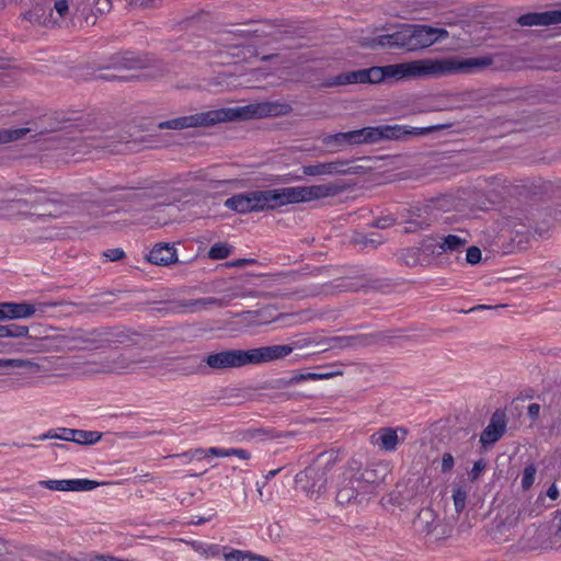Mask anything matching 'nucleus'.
Segmentation results:
<instances>
[{
  "mask_svg": "<svg viewBox=\"0 0 561 561\" xmlns=\"http://www.w3.org/2000/svg\"><path fill=\"white\" fill-rule=\"evenodd\" d=\"M85 147L93 149H102L112 154H123L139 149V144L136 140H111L107 137H87Z\"/></svg>",
  "mask_w": 561,
  "mask_h": 561,
  "instance_id": "nucleus-17",
  "label": "nucleus"
},
{
  "mask_svg": "<svg viewBox=\"0 0 561 561\" xmlns=\"http://www.w3.org/2000/svg\"><path fill=\"white\" fill-rule=\"evenodd\" d=\"M233 247L226 242H218L208 250V257L211 260H224L232 253Z\"/></svg>",
  "mask_w": 561,
  "mask_h": 561,
  "instance_id": "nucleus-45",
  "label": "nucleus"
},
{
  "mask_svg": "<svg viewBox=\"0 0 561 561\" xmlns=\"http://www.w3.org/2000/svg\"><path fill=\"white\" fill-rule=\"evenodd\" d=\"M392 337L393 335L390 332L375 331L370 333L342 335V339L335 342L341 343L343 348H360L382 344Z\"/></svg>",
  "mask_w": 561,
  "mask_h": 561,
  "instance_id": "nucleus-16",
  "label": "nucleus"
},
{
  "mask_svg": "<svg viewBox=\"0 0 561 561\" xmlns=\"http://www.w3.org/2000/svg\"><path fill=\"white\" fill-rule=\"evenodd\" d=\"M548 26L561 23V9L547 11Z\"/></svg>",
  "mask_w": 561,
  "mask_h": 561,
  "instance_id": "nucleus-61",
  "label": "nucleus"
},
{
  "mask_svg": "<svg viewBox=\"0 0 561 561\" xmlns=\"http://www.w3.org/2000/svg\"><path fill=\"white\" fill-rule=\"evenodd\" d=\"M30 128H9L0 130V144H8L19 139H22L27 133H30Z\"/></svg>",
  "mask_w": 561,
  "mask_h": 561,
  "instance_id": "nucleus-46",
  "label": "nucleus"
},
{
  "mask_svg": "<svg viewBox=\"0 0 561 561\" xmlns=\"http://www.w3.org/2000/svg\"><path fill=\"white\" fill-rule=\"evenodd\" d=\"M409 32V24H400L392 33L375 37H363L359 45L363 48L371 50H377L379 48H397L410 51Z\"/></svg>",
  "mask_w": 561,
  "mask_h": 561,
  "instance_id": "nucleus-8",
  "label": "nucleus"
},
{
  "mask_svg": "<svg viewBox=\"0 0 561 561\" xmlns=\"http://www.w3.org/2000/svg\"><path fill=\"white\" fill-rule=\"evenodd\" d=\"M439 253L460 252L467 244V239L456 234L438 236Z\"/></svg>",
  "mask_w": 561,
  "mask_h": 561,
  "instance_id": "nucleus-31",
  "label": "nucleus"
},
{
  "mask_svg": "<svg viewBox=\"0 0 561 561\" xmlns=\"http://www.w3.org/2000/svg\"><path fill=\"white\" fill-rule=\"evenodd\" d=\"M525 227L533 229L539 236H543L550 229L553 220H561V210L552 217L549 208H535L526 216Z\"/></svg>",
  "mask_w": 561,
  "mask_h": 561,
  "instance_id": "nucleus-21",
  "label": "nucleus"
},
{
  "mask_svg": "<svg viewBox=\"0 0 561 561\" xmlns=\"http://www.w3.org/2000/svg\"><path fill=\"white\" fill-rule=\"evenodd\" d=\"M231 297L217 298V297H203L197 299H180L172 302V310L174 312H199L207 310L211 307L222 308L229 304Z\"/></svg>",
  "mask_w": 561,
  "mask_h": 561,
  "instance_id": "nucleus-18",
  "label": "nucleus"
},
{
  "mask_svg": "<svg viewBox=\"0 0 561 561\" xmlns=\"http://www.w3.org/2000/svg\"><path fill=\"white\" fill-rule=\"evenodd\" d=\"M398 259L402 264L409 267L427 264L426 257H422L417 247L402 249L398 253Z\"/></svg>",
  "mask_w": 561,
  "mask_h": 561,
  "instance_id": "nucleus-33",
  "label": "nucleus"
},
{
  "mask_svg": "<svg viewBox=\"0 0 561 561\" xmlns=\"http://www.w3.org/2000/svg\"><path fill=\"white\" fill-rule=\"evenodd\" d=\"M486 461L483 458H480L479 460L474 461L473 467L471 471L469 472V479L470 481H476L481 472L485 469Z\"/></svg>",
  "mask_w": 561,
  "mask_h": 561,
  "instance_id": "nucleus-55",
  "label": "nucleus"
},
{
  "mask_svg": "<svg viewBox=\"0 0 561 561\" xmlns=\"http://www.w3.org/2000/svg\"><path fill=\"white\" fill-rule=\"evenodd\" d=\"M339 339H342V335L325 336L318 332V355L325 353L330 350H343L342 344L335 342Z\"/></svg>",
  "mask_w": 561,
  "mask_h": 561,
  "instance_id": "nucleus-43",
  "label": "nucleus"
},
{
  "mask_svg": "<svg viewBox=\"0 0 561 561\" xmlns=\"http://www.w3.org/2000/svg\"><path fill=\"white\" fill-rule=\"evenodd\" d=\"M208 456H209V453H207V449L196 448V449L185 451V453H182L179 455H172L171 457L186 458L188 461H191L194 458L202 459V458H205Z\"/></svg>",
  "mask_w": 561,
  "mask_h": 561,
  "instance_id": "nucleus-52",
  "label": "nucleus"
},
{
  "mask_svg": "<svg viewBox=\"0 0 561 561\" xmlns=\"http://www.w3.org/2000/svg\"><path fill=\"white\" fill-rule=\"evenodd\" d=\"M394 222H396L394 218H392L390 216H386V217H380V218L375 219L370 224V227L378 228V229H386V228L391 227Z\"/></svg>",
  "mask_w": 561,
  "mask_h": 561,
  "instance_id": "nucleus-57",
  "label": "nucleus"
},
{
  "mask_svg": "<svg viewBox=\"0 0 561 561\" xmlns=\"http://www.w3.org/2000/svg\"><path fill=\"white\" fill-rule=\"evenodd\" d=\"M203 362L213 370L244 367L249 365L248 350H226L210 353Z\"/></svg>",
  "mask_w": 561,
  "mask_h": 561,
  "instance_id": "nucleus-13",
  "label": "nucleus"
},
{
  "mask_svg": "<svg viewBox=\"0 0 561 561\" xmlns=\"http://www.w3.org/2000/svg\"><path fill=\"white\" fill-rule=\"evenodd\" d=\"M100 330L105 333L103 336H106V340H102V344L125 343L128 339L127 334L122 330L110 328H101Z\"/></svg>",
  "mask_w": 561,
  "mask_h": 561,
  "instance_id": "nucleus-47",
  "label": "nucleus"
},
{
  "mask_svg": "<svg viewBox=\"0 0 561 561\" xmlns=\"http://www.w3.org/2000/svg\"><path fill=\"white\" fill-rule=\"evenodd\" d=\"M207 453H209V456L229 457V448L210 447Z\"/></svg>",
  "mask_w": 561,
  "mask_h": 561,
  "instance_id": "nucleus-63",
  "label": "nucleus"
},
{
  "mask_svg": "<svg viewBox=\"0 0 561 561\" xmlns=\"http://www.w3.org/2000/svg\"><path fill=\"white\" fill-rule=\"evenodd\" d=\"M55 119L58 123V126L56 128L59 129L65 127H75L79 130H83L88 128L89 123V121L87 118H83L82 116L69 117L62 113H57Z\"/></svg>",
  "mask_w": 561,
  "mask_h": 561,
  "instance_id": "nucleus-37",
  "label": "nucleus"
},
{
  "mask_svg": "<svg viewBox=\"0 0 561 561\" xmlns=\"http://www.w3.org/2000/svg\"><path fill=\"white\" fill-rule=\"evenodd\" d=\"M410 51L427 48L449 36L447 30L424 24H409Z\"/></svg>",
  "mask_w": 561,
  "mask_h": 561,
  "instance_id": "nucleus-12",
  "label": "nucleus"
},
{
  "mask_svg": "<svg viewBox=\"0 0 561 561\" xmlns=\"http://www.w3.org/2000/svg\"><path fill=\"white\" fill-rule=\"evenodd\" d=\"M420 250V253L422 257H426L428 261L430 255H440L439 253V238L438 236L434 237H427L422 242L421 245L417 247Z\"/></svg>",
  "mask_w": 561,
  "mask_h": 561,
  "instance_id": "nucleus-41",
  "label": "nucleus"
},
{
  "mask_svg": "<svg viewBox=\"0 0 561 561\" xmlns=\"http://www.w3.org/2000/svg\"><path fill=\"white\" fill-rule=\"evenodd\" d=\"M295 485L296 490L302 491L308 496L312 495L313 486L316 485V467L313 461L296 474Z\"/></svg>",
  "mask_w": 561,
  "mask_h": 561,
  "instance_id": "nucleus-29",
  "label": "nucleus"
},
{
  "mask_svg": "<svg viewBox=\"0 0 561 561\" xmlns=\"http://www.w3.org/2000/svg\"><path fill=\"white\" fill-rule=\"evenodd\" d=\"M507 416L504 409H496L491 415L488 426L480 435V443L484 448L499 442L506 431Z\"/></svg>",
  "mask_w": 561,
  "mask_h": 561,
  "instance_id": "nucleus-19",
  "label": "nucleus"
},
{
  "mask_svg": "<svg viewBox=\"0 0 561 561\" xmlns=\"http://www.w3.org/2000/svg\"><path fill=\"white\" fill-rule=\"evenodd\" d=\"M430 227V221L425 219H408L405 220L404 232L414 233Z\"/></svg>",
  "mask_w": 561,
  "mask_h": 561,
  "instance_id": "nucleus-51",
  "label": "nucleus"
},
{
  "mask_svg": "<svg viewBox=\"0 0 561 561\" xmlns=\"http://www.w3.org/2000/svg\"><path fill=\"white\" fill-rule=\"evenodd\" d=\"M229 456H237L240 459L247 460L250 458V453L241 448H229Z\"/></svg>",
  "mask_w": 561,
  "mask_h": 561,
  "instance_id": "nucleus-64",
  "label": "nucleus"
},
{
  "mask_svg": "<svg viewBox=\"0 0 561 561\" xmlns=\"http://www.w3.org/2000/svg\"><path fill=\"white\" fill-rule=\"evenodd\" d=\"M299 346V342L291 345H268L248 350L249 365H261L278 359H283L293 353Z\"/></svg>",
  "mask_w": 561,
  "mask_h": 561,
  "instance_id": "nucleus-14",
  "label": "nucleus"
},
{
  "mask_svg": "<svg viewBox=\"0 0 561 561\" xmlns=\"http://www.w3.org/2000/svg\"><path fill=\"white\" fill-rule=\"evenodd\" d=\"M288 106L275 102L250 104L238 108H220L181 116L158 123L159 129L181 130L190 127H209L233 118H262L286 113Z\"/></svg>",
  "mask_w": 561,
  "mask_h": 561,
  "instance_id": "nucleus-3",
  "label": "nucleus"
},
{
  "mask_svg": "<svg viewBox=\"0 0 561 561\" xmlns=\"http://www.w3.org/2000/svg\"><path fill=\"white\" fill-rule=\"evenodd\" d=\"M481 257L482 252L478 247L472 245L467 250L466 261L468 264L476 265L481 261Z\"/></svg>",
  "mask_w": 561,
  "mask_h": 561,
  "instance_id": "nucleus-53",
  "label": "nucleus"
},
{
  "mask_svg": "<svg viewBox=\"0 0 561 561\" xmlns=\"http://www.w3.org/2000/svg\"><path fill=\"white\" fill-rule=\"evenodd\" d=\"M36 308L34 305L26 301L23 302H8L3 301V321L27 319L34 316Z\"/></svg>",
  "mask_w": 561,
  "mask_h": 561,
  "instance_id": "nucleus-26",
  "label": "nucleus"
},
{
  "mask_svg": "<svg viewBox=\"0 0 561 561\" xmlns=\"http://www.w3.org/2000/svg\"><path fill=\"white\" fill-rule=\"evenodd\" d=\"M103 256L111 262H116L125 257V252L121 248L108 249L103 253Z\"/></svg>",
  "mask_w": 561,
  "mask_h": 561,
  "instance_id": "nucleus-56",
  "label": "nucleus"
},
{
  "mask_svg": "<svg viewBox=\"0 0 561 561\" xmlns=\"http://www.w3.org/2000/svg\"><path fill=\"white\" fill-rule=\"evenodd\" d=\"M517 23L520 26H548L547 11L545 12H529L522 14L517 19Z\"/></svg>",
  "mask_w": 561,
  "mask_h": 561,
  "instance_id": "nucleus-38",
  "label": "nucleus"
},
{
  "mask_svg": "<svg viewBox=\"0 0 561 561\" xmlns=\"http://www.w3.org/2000/svg\"><path fill=\"white\" fill-rule=\"evenodd\" d=\"M344 365L342 363H321V358L318 357V380H325L336 377H342Z\"/></svg>",
  "mask_w": 561,
  "mask_h": 561,
  "instance_id": "nucleus-36",
  "label": "nucleus"
},
{
  "mask_svg": "<svg viewBox=\"0 0 561 561\" xmlns=\"http://www.w3.org/2000/svg\"><path fill=\"white\" fill-rule=\"evenodd\" d=\"M390 285V279L388 278H368L366 276L359 278L357 283H353L354 290H358L359 288H369L374 290H380L386 286Z\"/></svg>",
  "mask_w": 561,
  "mask_h": 561,
  "instance_id": "nucleus-42",
  "label": "nucleus"
},
{
  "mask_svg": "<svg viewBox=\"0 0 561 561\" xmlns=\"http://www.w3.org/2000/svg\"><path fill=\"white\" fill-rule=\"evenodd\" d=\"M104 334L105 333L102 332L100 329H78L69 335H64L62 340L65 341V344L69 350L88 347L96 348L102 345V340H106V336H103Z\"/></svg>",
  "mask_w": 561,
  "mask_h": 561,
  "instance_id": "nucleus-15",
  "label": "nucleus"
},
{
  "mask_svg": "<svg viewBox=\"0 0 561 561\" xmlns=\"http://www.w3.org/2000/svg\"><path fill=\"white\" fill-rule=\"evenodd\" d=\"M437 515L431 507H423L420 510L415 518L413 519L414 529L417 533L430 535L435 529V522Z\"/></svg>",
  "mask_w": 561,
  "mask_h": 561,
  "instance_id": "nucleus-28",
  "label": "nucleus"
},
{
  "mask_svg": "<svg viewBox=\"0 0 561 561\" xmlns=\"http://www.w3.org/2000/svg\"><path fill=\"white\" fill-rule=\"evenodd\" d=\"M389 472L386 462H368L363 467L359 458L352 457L337 476L336 502L341 505L368 502Z\"/></svg>",
  "mask_w": 561,
  "mask_h": 561,
  "instance_id": "nucleus-2",
  "label": "nucleus"
},
{
  "mask_svg": "<svg viewBox=\"0 0 561 561\" xmlns=\"http://www.w3.org/2000/svg\"><path fill=\"white\" fill-rule=\"evenodd\" d=\"M351 185L342 180L325 184H318V203L327 197H335L345 192Z\"/></svg>",
  "mask_w": 561,
  "mask_h": 561,
  "instance_id": "nucleus-34",
  "label": "nucleus"
},
{
  "mask_svg": "<svg viewBox=\"0 0 561 561\" xmlns=\"http://www.w3.org/2000/svg\"><path fill=\"white\" fill-rule=\"evenodd\" d=\"M519 516H520V512L519 511H516L515 508L512 511V514L510 516H507L497 527L501 528H511V527H514L518 519H519Z\"/></svg>",
  "mask_w": 561,
  "mask_h": 561,
  "instance_id": "nucleus-58",
  "label": "nucleus"
},
{
  "mask_svg": "<svg viewBox=\"0 0 561 561\" xmlns=\"http://www.w3.org/2000/svg\"><path fill=\"white\" fill-rule=\"evenodd\" d=\"M30 328L16 323L0 324V337H27Z\"/></svg>",
  "mask_w": 561,
  "mask_h": 561,
  "instance_id": "nucleus-39",
  "label": "nucleus"
},
{
  "mask_svg": "<svg viewBox=\"0 0 561 561\" xmlns=\"http://www.w3.org/2000/svg\"><path fill=\"white\" fill-rule=\"evenodd\" d=\"M540 404L531 403L527 408V414L531 421H536L539 417Z\"/></svg>",
  "mask_w": 561,
  "mask_h": 561,
  "instance_id": "nucleus-62",
  "label": "nucleus"
},
{
  "mask_svg": "<svg viewBox=\"0 0 561 561\" xmlns=\"http://www.w3.org/2000/svg\"><path fill=\"white\" fill-rule=\"evenodd\" d=\"M455 465L454 457L450 453H445L442 457V468L440 471L443 473H448L453 470Z\"/></svg>",
  "mask_w": 561,
  "mask_h": 561,
  "instance_id": "nucleus-59",
  "label": "nucleus"
},
{
  "mask_svg": "<svg viewBox=\"0 0 561 561\" xmlns=\"http://www.w3.org/2000/svg\"><path fill=\"white\" fill-rule=\"evenodd\" d=\"M226 561H268L264 557L253 556L250 552L233 550L225 554Z\"/></svg>",
  "mask_w": 561,
  "mask_h": 561,
  "instance_id": "nucleus-48",
  "label": "nucleus"
},
{
  "mask_svg": "<svg viewBox=\"0 0 561 561\" xmlns=\"http://www.w3.org/2000/svg\"><path fill=\"white\" fill-rule=\"evenodd\" d=\"M151 67L156 68V71L151 72L150 76H158L161 75L163 71L162 66L152 56L148 54H138L129 50L119 51L111 55L107 58L106 65L104 66V68L106 69L123 70H135Z\"/></svg>",
  "mask_w": 561,
  "mask_h": 561,
  "instance_id": "nucleus-6",
  "label": "nucleus"
},
{
  "mask_svg": "<svg viewBox=\"0 0 561 561\" xmlns=\"http://www.w3.org/2000/svg\"><path fill=\"white\" fill-rule=\"evenodd\" d=\"M343 457L344 453L341 451V449H330L318 453V462L321 463V474H318V481L322 480V483L318 486V494L321 490L325 492L329 485L336 490L337 476L344 467L335 469V465L340 462Z\"/></svg>",
  "mask_w": 561,
  "mask_h": 561,
  "instance_id": "nucleus-10",
  "label": "nucleus"
},
{
  "mask_svg": "<svg viewBox=\"0 0 561 561\" xmlns=\"http://www.w3.org/2000/svg\"><path fill=\"white\" fill-rule=\"evenodd\" d=\"M257 261L255 259H238L231 262H228L226 265L228 267H243L245 265H254Z\"/></svg>",
  "mask_w": 561,
  "mask_h": 561,
  "instance_id": "nucleus-60",
  "label": "nucleus"
},
{
  "mask_svg": "<svg viewBox=\"0 0 561 561\" xmlns=\"http://www.w3.org/2000/svg\"><path fill=\"white\" fill-rule=\"evenodd\" d=\"M56 193L46 188H39L26 184H18L7 192L5 202L16 203L20 206L30 209L41 210L39 213H26L27 215H37L38 217H58L60 215L61 202L55 198Z\"/></svg>",
  "mask_w": 561,
  "mask_h": 561,
  "instance_id": "nucleus-5",
  "label": "nucleus"
},
{
  "mask_svg": "<svg viewBox=\"0 0 561 561\" xmlns=\"http://www.w3.org/2000/svg\"><path fill=\"white\" fill-rule=\"evenodd\" d=\"M146 260L150 264L159 266H169L179 262L174 244L167 242L156 243L150 252L146 254Z\"/></svg>",
  "mask_w": 561,
  "mask_h": 561,
  "instance_id": "nucleus-24",
  "label": "nucleus"
},
{
  "mask_svg": "<svg viewBox=\"0 0 561 561\" xmlns=\"http://www.w3.org/2000/svg\"><path fill=\"white\" fill-rule=\"evenodd\" d=\"M169 186L165 182H152L149 185L137 187V191L126 194L123 198L128 207L135 211H142L153 208L156 199L168 194Z\"/></svg>",
  "mask_w": 561,
  "mask_h": 561,
  "instance_id": "nucleus-7",
  "label": "nucleus"
},
{
  "mask_svg": "<svg viewBox=\"0 0 561 561\" xmlns=\"http://www.w3.org/2000/svg\"><path fill=\"white\" fill-rule=\"evenodd\" d=\"M399 442L397 430L392 427H381L370 436V443L385 451H394Z\"/></svg>",
  "mask_w": 561,
  "mask_h": 561,
  "instance_id": "nucleus-25",
  "label": "nucleus"
},
{
  "mask_svg": "<svg viewBox=\"0 0 561 561\" xmlns=\"http://www.w3.org/2000/svg\"><path fill=\"white\" fill-rule=\"evenodd\" d=\"M351 243L360 247V249H377L378 245L383 243V239L381 234L377 232H371L369 234L354 232L351 238Z\"/></svg>",
  "mask_w": 561,
  "mask_h": 561,
  "instance_id": "nucleus-32",
  "label": "nucleus"
},
{
  "mask_svg": "<svg viewBox=\"0 0 561 561\" xmlns=\"http://www.w3.org/2000/svg\"><path fill=\"white\" fill-rule=\"evenodd\" d=\"M73 443L80 445H93L102 438V433L96 431L77 430Z\"/></svg>",
  "mask_w": 561,
  "mask_h": 561,
  "instance_id": "nucleus-44",
  "label": "nucleus"
},
{
  "mask_svg": "<svg viewBox=\"0 0 561 561\" xmlns=\"http://www.w3.org/2000/svg\"><path fill=\"white\" fill-rule=\"evenodd\" d=\"M370 157H360L351 160L336 159L330 162H318V175H345V174H365L371 170L368 163Z\"/></svg>",
  "mask_w": 561,
  "mask_h": 561,
  "instance_id": "nucleus-11",
  "label": "nucleus"
},
{
  "mask_svg": "<svg viewBox=\"0 0 561 561\" xmlns=\"http://www.w3.org/2000/svg\"><path fill=\"white\" fill-rule=\"evenodd\" d=\"M39 484L51 491H91L101 483L90 479L44 480Z\"/></svg>",
  "mask_w": 561,
  "mask_h": 561,
  "instance_id": "nucleus-23",
  "label": "nucleus"
},
{
  "mask_svg": "<svg viewBox=\"0 0 561 561\" xmlns=\"http://www.w3.org/2000/svg\"><path fill=\"white\" fill-rule=\"evenodd\" d=\"M22 18L34 25L44 27H53L57 24L53 14L51 0L36 2L32 9L22 14Z\"/></svg>",
  "mask_w": 561,
  "mask_h": 561,
  "instance_id": "nucleus-22",
  "label": "nucleus"
},
{
  "mask_svg": "<svg viewBox=\"0 0 561 561\" xmlns=\"http://www.w3.org/2000/svg\"><path fill=\"white\" fill-rule=\"evenodd\" d=\"M116 300V294L114 291H104L99 295L91 296L89 301L81 302V311L84 312H98L103 308L114 304Z\"/></svg>",
  "mask_w": 561,
  "mask_h": 561,
  "instance_id": "nucleus-30",
  "label": "nucleus"
},
{
  "mask_svg": "<svg viewBox=\"0 0 561 561\" xmlns=\"http://www.w3.org/2000/svg\"><path fill=\"white\" fill-rule=\"evenodd\" d=\"M51 8L57 12L59 18H66L70 13L68 0H55Z\"/></svg>",
  "mask_w": 561,
  "mask_h": 561,
  "instance_id": "nucleus-54",
  "label": "nucleus"
},
{
  "mask_svg": "<svg viewBox=\"0 0 561 561\" xmlns=\"http://www.w3.org/2000/svg\"><path fill=\"white\" fill-rule=\"evenodd\" d=\"M536 471L537 469L534 463H529L524 468L522 477V488L524 490H528L534 484Z\"/></svg>",
  "mask_w": 561,
  "mask_h": 561,
  "instance_id": "nucleus-50",
  "label": "nucleus"
},
{
  "mask_svg": "<svg viewBox=\"0 0 561 561\" xmlns=\"http://www.w3.org/2000/svg\"><path fill=\"white\" fill-rule=\"evenodd\" d=\"M75 432H77V430L60 427L57 430H50L39 435L37 439H60L65 442H73L76 437Z\"/></svg>",
  "mask_w": 561,
  "mask_h": 561,
  "instance_id": "nucleus-40",
  "label": "nucleus"
},
{
  "mask_svg": "<svg viewBox=\"0 0 561 561\" xmlns=\"http://www.w3.org/2000/svg\"><path fill=\"white\" fill-rule=\"evenodd\" d=\"M329 273L330 270L327 267L318 268V295H333L355 289L352 279L341 276L330 279Z\"/></svg>",
  "mask_w": 561,
  "mask_h": 561,
  "instance_id": "nucleus-20",
  "label": "nucleus"
},
{
  "mask_svg": "<svg viewBox=\"0 0 561 561\" xmlns=\"http://www.w3.org/2000/svg\"><path fill=\"white\" fill-rule=\"evenodd\" d=\"M493 65L491 56L471 58H427L387 66H373L323 79L318 88L330 89L356 83L376 84L388 79L439 78L451 73H474Z\"/></svg>",
  "mask_w": 561,
  "mask_h": 561,
  "instance_id": "nucleus-1",
  "label": "nucleus"
},
{
  "mask_svg": "<svg viewBox=\"0 0 561 561\" xmlns=\"http://www.w3.org/2000/svg\"><path fill=\"white\" fill-rule=\"evenodd\" d=\"M340 134L344 147L363 144H374L371 126L348 131H340Z\"/></svg>",
  "mask_w": 561,
  "mask_h": 561,
  "instance_id": "nucleus-27",
  "label": "nucleus"
},
{
  "mask_svg": "<svg viewBox=\"0 0 561 561\" xmlns=\"http://www.w3.org/2000/svg\"><path fill=\"white\" fill-rule=\"evenodd\" d=\"M311 187H284L266 191H250L236 194L225 202V206L239 214L275 209L277 207L311 199Z\"/></svg>",
  "mask_w": 561,
  "mask_h": 561,
  "instance_id": "nucleus-4",
  "label": "nucleus"
},
{
  "mask_svg": "<svg viewBox=\"0 0 561 561\" xmlns=\"http://www.w3.org/2000/svg\"><path fill=\"white\" fill-rule=\"evenodd\" d=\"M449 127H451V124H438L428 127H413L411 129H405V127L401 125L371 126L374 144L380 142L382 140L404 139L408 135L423 136L435 130H440Z\"/></svg>",
  "mask_w": 561,
  "mask_h": 561,
  "instance_id": "nucleus-9",
  "label": "nucleus"
},
{
  "mask_svg": "<svg viewBox=\"0 0 561 561\" xmlns=\"http://www.w3.org/2000/svg\"><path fill=\"white\" fill-rule=\"evenodd\" d=\"M467 496V491L461 486H456L453 489L454 506L457 513H460L465 510Z\"/></svg>",
  "mask_w": 561,
  "mask_h": 561,
  "instance_id": "nucleus-49",
  "label": "nucleus"
},
{
  "mask_svg": "<svg viewBox=\"0 0 561 561\" xmlns=\"http://www.w3.org/2000/svg\"><path fill=\"white\" fill-rule=\"evenodd\" d=\"M318 139L321 140V147L319 149L324 152L334 153L345 148L340 133L321 134L318 136Z\"/></svg>",
  "mask_w": 561,
  "mask_h": 561,
  "instance_id": "nucleus-35",
  "label": "nucleus"
}]
</instances>
